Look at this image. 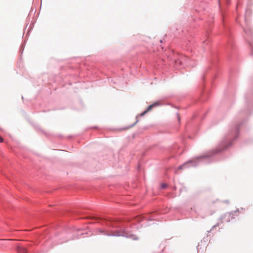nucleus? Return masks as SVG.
<instances>
[{
    "instance_id": "f03ea898",
    "label": "nucleus",
    "mask_w": 253,
    "mask_h": 253,
    "mask_svg": "<svg viewBox=\"0 0 253 253\" xmlns=\"http://www.w3.org/2000/svg\"><path fill=\"white\" fill-rule=\"evenodd\" d=\"M17 252L18 253H27L26 249L23 247H19Z\"/></svg>"
},
{
    "instance_id": "20e7f679",
    "label": "nucleus",
    "mask_w": 253,
    "mask_h": 253,
    "mask_svg": "<svg viewBox=\"0 0 253 253\" xmlns=\"http://www.w3.org/2000/svg\"><path fill=\"white\" fill-rule=\"evenodd\" d=\"M3 141V138L0 136V142H2Z\"/></svg>"
},
{
    "instance_id": "39448f33",
    "label": "nucleus",
    "mask_w": 253,
    "mask_h": 253,
    "mask_svg": "<svg viewBox=\"0 0 253 253\" xmlns=\"http://www.w3.org/2000/svg\"><path fill=\"white\" fill-rule=\"evenodd\" d=\"M166 187V184H163V185H162V187L163 188H165Z\"/></svg>"
},
{
    "instance_id": "f257e3e1",
    "label": "nucleus",
    "mask_w": 253,
    "mask_h": 253,
    "mask_svg": "<svg viewBox=\"0 0 253 253\" xmlns=\"http://www.w3.org/2000/svg\"><path fill=\"white\" fill-rule=\"evenodd\" d=\"M158 105V103H153V104L151 105H149L148 108H147V109L146 110H145V111H144L143 113H142L141 114L137 115L136 117V121L135 122V123L132 125V126H133L134 125H135L136 123H137L139 121V120L138 119V117H142L143 116H144V115H145L148 112H149V111H150L155 106H156Z\"/></svg>"
},
{
    "instance_id": "7ed1b4c3",
    "label": "nucleus",
    "mask_w": 253,
    "mask_h": 253,
    "mask_svg": "<svg viewBox=\"0 0 253 253\" xmlns=\"http://www.w3.org/2000/svg\"><path fill=\"white\" fill-rule=\"evenodd\" d=\"M189 163V162H187V163H186L184 164L183 165H181V166H180L178 168V169L180 170V169H182L183 168L186 167L188 165Z\"/></svg>"
}]
</instances>
